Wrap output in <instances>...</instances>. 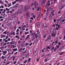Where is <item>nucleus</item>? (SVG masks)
Wrapping results in <instances>:
<instances>
[{
    "instance_id": "f257e3e1",
    "label": "nucleus",
    "mask_w": 65,
    "mask_h": 65,
    "mask_svg": "<svg viewBox=\"0 0 65 65\" xmlns=\"http://www.w3.org/2000/svg\"><path fill=\"white\" fill-rule=\"evenodd\" d=\"M30 35L31 36L35 35V36L36 37V38H37V36H38V34H35V32H32L31 34Z\"/></svg>"
},
{
    "instance_id": "f03ea898",
    "label": "nucleus",
    "mask_w": 65,
    "mask_h": 65,
    "mask_svg": "<svg viewBox=\"0 0 65 65\" xmlns=\"http://www.w3.org/2000/svg\"><path fill=\"white\" fill-rule=\"evenodd\" d=\"M7 27L8 28H9L11 26V24H7L6 25Z\"/></svg>"
},
{
    "instance_id": "7ed1b4c3",
    "label": "nucleus",
    "mask_w": 65,
    "mask_h": 65,
    "mask_svg": "<svg viewBox=\"0 0 65 65\" xmlns=\"http://www.w3.org/2000/svg\"><path fill=\"white\" fill-rule=\"evenodd\" d=\"M34 5H35V7L36 8V6H37L38 5V3H37V2H35V4Z\"/></svg>"
},
{
    "instance_id": "20e7f679",
    "label": "nucleus",
    "mask_w": 65,
    "mask_h": 65,
    "mask_svg": "<svg viewBox=\"0 0 65 65\" xmlns=\"http://www.w3.org/2000/svg\"><path fill=\"white\" fill-rule=\"evenodd\" d=\"M3 41L4 42H8V41L7 40H6V39L5 38H4L3 39Z\"/></svg>"
},
{
    "instance_id": "39448f33",
    "label": "nucleus",
    "mask_w": 65,
    "mask_h": 65,
    "mask_svg": "<svg viewBox=\"0 0 65 65\" xmlns=\"http://www.w3.org/2000/svg\"><path fill=\"white\" fill-rule=\"evenodd\" d=\"M1 15H2L3 17H7V15H6V14H1Z\"/></svg>"
},
{
    "instance_id": "423d86ee",
    "label": "nucleus",
    "mask_w": 65,
    "mask_h": 65,
    "mask_svg": "<svg viewBox=\"0 0 65 65\" xmlns=\"http://www.w3.org/2000/svg\"><path fill=\"white\" fill-rule=\"evenodd\" d=\"M37 40H39L40 39V35H38V37L37 36Z\"/></svg>"
},
{
    "instance_id": "0eeeda50",
    "label": "nucleus",
    "mask_w": 65,
    "mask_h": 65,
    "mask_svg": "<svg viewBox=\"0 0 65 65\" xmlns=\"http://www.w3.org/2000/svg\"><path fill=\"white\" fill-rule=\"evenodd\" d=\"M3 53L4 55H6V54L7 53V51H3Z\"/></svg>"
},
{
    "instance_id": "6e6552de",
    "label": "nucleus",
    "mask_w": 65,
    "mask_h": 65,
    "mask_svg": "<svg viewBox=\"0 0 65 65\" xmlns=\"http://www.w3.org/2000/svg\"><path fill=\"white\" fill-rule=\"evenodd\" d=\"M45 2H43L41 4V6H43V5H45Z\"/></svg>"
},
{
    "instance_id": "1a4fd4ad",
    "label": "nucleus",
    "mask_w": 65,
    "mask_h": 65,
    "mask_svg": "<svg viewBox=\"0 0 65 65\" xmlns=\"http://www.w3.org/2000/svg\"><path fill=\"white\" fill-rule=\"evenodd\" d=\"M36 26L37 27L39 26H40V23L39 22L37 23L36 24Z\"/></svg>"
},
{
    "instance_id": "9d476101",
    "label": "nucleus",
    "mask_w": 65,
    "mask_h": 65,
    "mask_svg": "<svg viewBox=\"0 0 65 65\" xmlns=\"http://www.w3.org/2000/svg\"><path fill=\"white\" fill-rule=\"evenodd\" d=\"M24 10H26V11H27V9L28 8L27 7V6H25L24 7Z\"/></svg>"
},
{
    "instance_id": "9b49d317",
    "label": "nucleus",
    "mask_w": 65,
    "mask_h": 65,
    "mask_svg": "<svg viewBox=\"0 0 65 65\" xmlns=\"http://www.w3.org/2000/svg\"><path fill=\"white\" fill-rule=\"evenodd\" d=\"M6 35H1V38H3L4 37H5Z\"/></svg>"
},
{
    "instance_id": "f8f14e48",
    "label": "nucleus",
    "mask_w": 65,
    "mask_h": 65,
    "mask_svg": "<svg viewBox=\"0 0 65 65\" xmlns=\"http://www.w3.org/2000/svg\"><path fill=\"white\" fill-rule=\"evenodd\" d=\"M56 34H55L53 33L51 34V36L52 37H53V36L55 37V36H56Z\"/></svg>"
},
{
    "instance_id": "ddd939ff",
    "label": "nucleus",
    "mask_w": 65,
    "mask_h": 65,
    "mask_svg": "<svg viewBox=\"0 0 65 65\" xmlns=\"http://www.w3.org/2000/svg\"><path fill=\"white\" fill-rule=\"evenodd\" d=\"M52 28L51 30V32H54L56 30V29L55 28H53V29H52Z\"/></svg>"
},
{
    "instance_id": "4468645a",
    "label": "nucleus",
    "mask_w": 65,
    "mask_h": 65,
    "mask_svg": "<svg viewBox=\"0 0 65 65\" xmlns=\"http://www.w3.org/2000/svg\"><path fill=\"white\" fill-rule=\"evenodd\" d=\"M18 5H19V4H17L15 5L14 6V8H15V7H18Z\"/></svg>"
},
{
    "instance_id": "2eb2a0df",
    "label": "nucleus",
    "mask_w": 65,
    "mask_h": 65,
    "mask_svg": "<svg viewBox=\"0 0 65 65\" xmlns=\"http://www.w3.org/2000/svg\"><path fill=\"white\" fill-rule=\"evenodd\" d=\"M57 21H58V22H60V23H61V22H62V19H59L57 20Z\"/></svg>"
},
{
    "instance_id": "dca6fc26",
    "label": "nucleus",
    "mask_w": 65,
    "mask_h": 65,
    "mask_svg": "<svg viewBox=\"0 0 65 65\" xmlns=\"http://www.w3.org/2000/svg\"><path fill=\"white\" fill-rule=\"evenodd\" d=\"M50 10H53V9H54V7L53 6H51L50 7Z\"/></svg>"
},
{
    "instance_id": "f3484780",
    "label": "nucleus",
    "mask_w": 65,
    "mask_h": 65,
    "mask_svg": "<svg viewBox=\"0 0 65 65\" xmlns=\"http://www.w3.org/2000/svg\"><path fill=\"white\" fill-rule=\"evenodd\" d=\"M54 11H54V10H53L51 14H52V15H55V14H54Z\"/></svg>"
},
{
    "instance_id": "a211bd4d",
    "label": "nucleus",
    "mask_w": 65,
    "mask_h": 65,
    "mask_svg": "<svg viewBox=\"0 0 65 65\" xmlns=\"http://www.w3.org/2000/svg\"><path fill=\"white\" fill-rule=\"evenodd\" d=\"M43 27H47V26H46V24H45V23L43 24Z\"/></svg>"
},
{
    "instance_id": "6ab92c4d",
    "label": "nucleus",
    "mask_w": 65,
    "mask_h": 65,
    "mask_svg": "<svg viewBox=\"0 0 65 65\" xmlns=\"http://www.w3.org/2000/svg\"><path fill=\"white\" fill-rule=\"evenodd\" d=\"M22 50H23V49L22 48V47H21L20 49L19 50V52H21Z\"/></svg>"
},
{
    "instance_id": "aec40b11",
    "label": "nucleus",
    "mask_w": 65,
    "mask_h": 65,
    "mask_svg": "<svg viewBox=\"0 0 65 65\" xmlns=\"http://www.w3.org/2000/svg\"><path fill=\"white\" fill-rule=\"evenodd\" d=\"M46 8H48L49 6L48 5L46 4L45 6Z\"/></svg>"
},
{
    "instance_id": "412c9836",
    "label": "nucleus",
    "mask_w": 65,
    "mask_h": 65,
    "mask_svg": "<svg viewBox=\"0 0 65 65\" xmlns=\"http://www.w3.org/2000/svg\"><path fill=\"white\" fill-rule=\"evenodd\" d=\"M6 51H8V52H10V50H11L10 49H6Z\"/></svg>"
},
{
    "instance_id": "4be33fe9",
    "label": "nucleus",
    "mask_w": 65,
    "mask_h": 65,
    "mask_svg": "<svg viewBox=\"0 0 65 65\" xmlns=\"http://www.w3.org/2000/svg\"><path fill=\"white\" fill-rule=\"evenodd\" d=\"M58 24H59V22H57L56 23H55V25L56 26H58Z\"/></svg>"
},
{
    "instance_id": "5701e85b",
    "label": "nucleus",
    "mask_w": 65,
    "mask_h": 65,
    "mask_svg": "<svg viewBox=\"0 0 65 65\" xmlns=\"http://www.w3.org/2000/svg\"><path fill=\"white\" fill-rule=\"evenodd\" d=\"M35 39V37H33L32 38H31V40H32L33 41L34 40V39Z\"/></svg>"
},
{
    "instance_id": "b1692460",
    "label": "nucleus",
    "mask_w": 65,
    "mask_h": 65,
    "mask_svg": "<svg viewBox=\"0 0 65 65\" xmlns=\"http://www.w3.org/2000/svg\"><path fill=\"white\" fill-rule=\"evenodd\" d=\"M8 22V21L7 20H6L5 21V23H7Z\"/></svg>"
},
{
    "instance_id": "393cba45",
    "label": "nucleus",
    "mask_w": 65,
    "mask_h": 65,
    "mask_svg": "<svg viewBox=\"0 0 65 65\" xmlns=\"http://www.w3.org/2000/svg\"><path fill=\"white\" fill-rule=\"evenodd\" d=\"M8 7H10V6H11V4H10V3L8 4Z\"/></svg>"
},
{
    "instance_id": "a878e982",
    "label": "nucleus",
    "mask_w": 65,
    "mask_h": 65,
    "mask_svg": "<svg viewBox=\"0 0 65 65\" xmlns=\"http://www.w3.org/2000/svg\"><path fill=\"white\" fill-rule=\"evenodd\" d=\"M18 50V49L17 48H16V49H13V51H17Z\"/></svg>"
},
{
    "instance_id": "bb28decb",
    "label": "nucleus",
    "mask_w": 65,
    "mask_h": 65,
    "mask_svg": "<svg viewBox=\"0 0 65 65\" xmlns=\"http://www.w3.org/2000/svg\"><path fill=\"white\" fill-rule=\"evenodd\" d=\"M27 60H25V61H24V63L25 64H26V63H27Z\"/></svg>"
},
{
    "instance_id": "cd10ccee",
    "label": "nucleus",
    "mask_w": 65,
    "mask_h": 65,
    "mask_svg": "<svg viewBox=\"0 0 65 65\" xmlns=\"http://www.w3.org/2000/svg\"><path fill=\"white\" fill-rule=\"evenodd\" d=\"M26 15L28 17V16H29V15H30V14H29V13H28L27 12L26 13Z\"/></svg>"
},
{
    "instance_id": "c85d7f7f",
    "label": "nucleus",
    "mask_w": 65,
    "mask_h": 65,
    "mask_svg": "<svg viewBox=\"0 0 65 65\" xmlns=\"http://www.w3.org/2000/svg\"><path fill=\"white\" fill-rule=\"evenodd\" d=\"M10 56H11L10 54L9 55H7V57H8V58H9V57H10Z\"/></svg>"
},
{
    "instance_id": "c756f323",
    "label": "nucleus",
    "mask_w": 65,
    "mask_h": 65,
    "mask_svg": "<svg viewBox=\"0 0 65 65\" xmlns=\"http://www.w3.org/2000/svg\"><path fill=\"white\" fill-rule=\"evenodd\" d=\"M19 13V12H15V13H14V15H17Z\"/></svg>"
},
{
    "instance_id": "7c9ffc66",
    "label": "nucleus",
    "mask_w": 65,
    "mask_h": 65,
    "mask_svg": "<svg viewBox=\"0 0 65 65\" xmlns=\"http://www.w3.org/2000/svg\"><path fill=\"white\" fill-rule=\"evenodd\" d=\"M0 49L1 50H4V47L3 46H2L0 47Z\"/></svg>"
},
{
    "instance_id": "2f4dec72",
    "label": "nucleus",
    "mask_w": 65,
    "mask_h": 65,
    "mask_svg": "<svg viewBox=\"0 0 65 65\" xmlns=\"http://www.w3.org/2000/svg\"><path fill=\"white\" fill-rule=\"evenodd\" d=\"M48 11L47 10V11L46 12V14L47 15H48Z\"/></svg>"
},
{
    "instance_id": "473e14b6",
    "label": "nucleus",
    "mask_w": 65,
    "mask_h": 65,
    "mask_svg": "<svg viewBox=\"0 0 65 65\" xmlns=\"http://www.w3.org/2000/svg\"><path fill=\"white\" fill-rule=\"evenodd\" d=\"M29 43H26L25 44V46H27V45H29Z\"/></svg>"
},
{
    "instance_id": "72a5a7b5",
    "label": "nucleus",
    "mask_w": 65,
    "mask_h": 65,
    "mask_svg": "<svg viewBox=\"0 0 65 65\" xmlns=\"http://www.w3.org/2000/svg\"><path fill=\"white\" fill-rule=\"evenodd\" d=\"M29 32L28 31H27V32H25V35H27V34H28L29 33Z\"/></svg>"
},
{
    "instance_id": "f704fd0d",
    "label": "nucleus",
    "mask_w": 65,
    "mask_h": 65,
    "mask_svg": "<svg viewBox=\"0 0 65 65\" xmlns=\"http://www.w3.org/2000/svg\"><path fill=\"white\" fill-rule=\"evenodd\" d=\"M20 23H21V22L20 21H17V23L18 25H19Z\"/></svg>"
},
{
    "instance_id": "c9c22d12",
    "label": "nucleus",
    "mask_w": 65,
    "mask_h": 65,
    "mask_svg": "<svg viewBox=\"0 0 65 65\" xmlns=\"http://www.w3.org/2000/svg\"><path fill=\"white\" fill-rule=\"evenodd\" d=\"M12 44H14V45H15L16 44V42H14Z\"/></svg>"
},
{
    "instance_id": "e433bc0d",
    "label": "nucleus",
    "mask_w": 65,
    "mask_h": 65,
    "mask_svg": "<svg viewBox=\"0 0 65 65\" xmlns=\"http://www.w3.org/2000/svg\"><path fill=\"white\" fill-rule=\"evenodd\" d=\"M18 1H19V0H16L15 1H14V3L15 4L16 3V2H18Z\"/></svg>"
},
{
    "instance_id": "4c0bfd02",
    "label": "nucleus",
    "mask_w": 65,
    "mask_h": 65,
    "mask_svg": "<svg viewBox=\"0 0 65 65\" xmlns=\"http://www.w3.org/2000/svg\"><path fill=\"white\" fill-rule=\"evenodd\" d=\"M22 33H23V30H22L21 31H20V34H22Z\"/></svg>"
},
{
    "instance_id": "58836bf2",
    "label": "nucleus",
    "mask_w": 65,
    "mask_h": 65,
    "mask_svg": "<svg viewBox=\"0 0 65 65\" xmlns=\"http://www.w3.org/2000/svg\"><path fill=\"white\" fill-rule=\"evenodd\" d=\"M54 4H55L56 2H57V0H54Z\"/></svg>"
},
{
    "instance_id": "ea45409f",
    "label": "nucleus",
    "mask_w": 65,
    "mask_h": 65,
    "mask_svg": "<svg viewBox=\"0 0 65 65\" xmlns=\"http://www.w3.org/2000/svg\"><path fill=\"white\" fill-rule=\"evenodd\" d=\"M7 31H5L3 33H4V34H7Z\"/></svg>"
},
{
    "instance_id": "a19ab883",
    "label": "nucleus",
    "mask_w": 65,
    "mask_h": 65,
    "mask_svg": "<svg viewBox=\"0 0 65 65\" xmlns=\"http://www.w3.org/2000/svg\"><path fill=\"white\" fill-rule=\"evenodd\" d=\"M63 8V6H62V7H60V8H59V9H62Z\"/></svg>"
},
{
    "instance_id": "79ce46f5",
    "label": "nucleus",
    "mask_w": 65,
    "mask_h": 65,
    "mask_svg": "<svg viewBox=\"0 0 65 65\" xmlns=\"http://www.w3.org/2000/svg\"><path fill=\"white\" fill-rule=\"evenodd\" d=\"M30 5H29L28 6H27V8L28 9H29L30 8Z\"/></svg>"
},
{
    "instance_id": "37998d69",
    "label": "nucleus",
    "mask_w": 65,
    "mask_h": 65,
    "mask_svg": "<svg viewBox=\"0 0 65 65\" xmlns=\"http://www.w3.org/2000/svg\"><path fill=\"white\" fill-rule=\"evenodd\" d=\"M13 23L14 24H17V22L15 21H14L13 22Z\"/></svg>"
},
{
    "instance_id": "c03bdc74",
    "label": "nucleus",
    "mask_w": 65,
    "mask_h": 65,
    "mask_svg": "<svg viewBox=\"0 0 65 65\" xmlns=\"http://www.w3.org/2000/svg\"><path fill=\"white\" fill-rule=\"evenodd\" d=\"M18 12L19 14H21V10H18Z\"/></svg>"
},
{
    "instance_id": "a18cd8bd",
    "label": "nucleus",
    "mask_w": 65,
    "mask_h": 65,
    "mask_svg": "<svg viewBox=\"0 0 65 65\" xmlns=\"http://www.w3.org/2000/svg\"><path fill=\"white\" fill-rule=\"evenodd\" d=\"M30 60H31V58H29L28 60V62H29Z\"/></svg>"
},
{
    "instance_id": "49530a36",
    "label": "nucleus",
    "mask_w": 65,
    "mask_h": 65,
    "mask_svg": "<svg viewBox=\"0 0 65 65\" xmlns=\"http://www.w3.org/2000/svg\"><path fill=\"white\" fill-rule=\"evenodd\" d=\"M46 34H45L44 36V38H45L46 37Z\"/></svg>"
},
{
    "instance_id": "de8ad7c7",
    "label": "nucleus",
    "mask_w": 65,
    "mask_h": 65,
    "mask_svg": "<svg viewBox=\"0 0 65 65\" xmlns=\"http://www.w3.org/2000/svg\"><path fill=\"white\" fill-rule=\"evenodd\" d=\"M13 35H15V32L14 31H13Z\"/></svg>"
},
{
    "instance_id": "09e8293b",
    "label": "nucleus",
    "mask_w": 65,
    "mask_h": 65,
    "mask_svg": "<svg viewBox=\"0 0 65 65\" xmlns=\"http://www.w3.org/2000/svg\"><path fill=\"white\" fill-rule=\"evenodd\" d=\"M29 8V9H32V7L31 6H30V8Z\"/></svg>"
},
{
    "instance_id": "8fccbe9b",
    "label": "nucleus",
    "mask_w": 65,
    "mask_h": 65,
    "mask_svg": "<svg viewBox=\"0 0 65 65\" xmlns=\"http://www.w3.org/2000/svg\"><path fill=\"white\" fill-rule=\"evenodd\" d=\"M53 15L52 14V13L50 15V17H52V16Z\"/></svg>"
},
{
    "instance_id": "3c124183",
    "label": "nucleus",
    "mask_w": 65,
    "mask_h": 65,
    "mask_svg": "<svg viewBox=\"0 0 65 65\" xmlns=\"http://www.w3.org/2000/svg\"><path fill=\"white\" fill-rule=\"evenodd\" d=\"M8 37H9L8 36H7L6 37V39H8Z\"/></svg>"
},
{
    "instance_id": "603ef678",
    "label": "nucleus",
    "mask_w": 65,
    "mask_h": 65,
    "mask_svg": "<svg viewBox=\"0 0 65 65\" xmlns=\"http://www.w3.org/2000/svg\"><path fill=\"white\" fill-rule=\"evenodd\" d=\"M7 40L8 41H10V38H8Z\"/></svg>"
},
{
    "instance_id": "864d4df0",
    "label": "nucleus",
    "mask_w": 65,
    "mask_h": 65,
    "mask_svg": "<svg viewBox=\"0 0 65 65\" xmlns=\"http://www.w3.org/2000/svg\"><path fill=\"white\" fill-rule=\"evenodd\" d=\"M54 23H55V22H56V19H55L54 20Z\"/></svg>"
},
{
    "instance_id": "5fc2aeb1",
    "label": "nucleus",
    "mask_w": 65,
    "mask_h": 65,
    "mask_svg": "<svg viewBox=\"0 0 65 65\" xmlns=\"http://www.w3.org/2000/svg\"><path fill=\"white\" fill-rule=\"evenodd\" d=\"M29 35H27L26 38H29Z\"/></svg>"
},
{
    "instance_id": "6e6d98bb",
    "label": "nucleus",
    "mask_w": 65,
    "mask_h": 65,
    "mask_svg": "<svg viewBox=\"0 0 65 65\" xmlns=\"http://www.w3.org/2000/svg\"><path fill=\"white\" fill-rule=\"evenodd\" d=\"M47 49H50V46H48L47 47Z\"/></svg>"
},
{
    "instance_id": "4d7b16f0",
    "label": "nucleus",
    "mask_w": 65,
    "mask_h": 65,
    "mask_svg": "<svg viewBox=\"0 0 65 65\" xmlns=\"http://www.w3.org/2000/svg\"><path fill=\"white\" fill-rule=\"evenodd\" d=\"M23 1V0H19V2H22Z\"/></svg>"
},
{
    "instance_id": "13d9d810",
    "label": "nucleus",
    "mask_w": 65,
    "mask_h": 65,
    "mask_svg": "<svg viewBox=\"0 0 65 65\" xmlns=\"http://www.w3.org/2000/svg\"><path fill=\"white\" fill-rule=\"evenodd\" d=\"M5 7H7L8 6L7 5V4H5Z\"/></svg>"
},
{
    "instance_id": "bf43d9fd",
    "label": "nucleus",
    "mask_w": 65,
    "mask_h": 65,
    "mask_svg": "<svg viewBox=\"0 0 65 65\" xmlns=\"http://www.w3.org/2000/svg\"><path fill=\"white\" fill-rule=\"evenodd\" d=\"M56 50H57V48H54V52H56Z\"/></svg>"
},
{
    "instance_id": "052dcab7",
    "label": "nucleus",
    "mask_w": 65,
    "mask_h": 65,
    "mask_svg": "<svg viewBox=\"0 0 65 65\" xmlns=\"http://www.w3.org/2000/svg\"><path fill=\"white\" fill-rule=\"evenodd\" d=\"M61 38H62V36H59V39H61Z\"/></svg>"
},
{
    "instance_id": "680f3d73",
    "label": "nucleus",
    "mask_w": 65,
    "mask_h": 65,
    "mask_svg": "<svg viewBox=\"0 0 65 65\" xmlns=\"http://www.w3.org/2000/svg\"><path fill=\"white\" fill-rule=\"evenodd\" d=\"M9 63H10V62H9L6 64V65H8V64H9Z\"/></svg>"
},
{
    "instance_id": "e2e57ef3",
    "label": "nucleus",
    "mask_w": 65,
    "mask_h": 65,
    "mask_svg": "<svg viewBox=\"0 0 65 65\" xmlns=\"http://www.w3.org/2000/svg\"><path fill=\"white\" fill-rule=\"evenodd\" d=\"M55 44H57L58 43V41H56L55 42Z\"/></svg>"
},
{
    "instance_id": "0e129e2a",
    "label": "nucleus",
    "mask_w": 65,
    "mask_h": 65,
    "mask_svg": "<svg viewBox=\"0 0 65 65\" xmlns=\"http://www.w3.org/2000/svg\"><path fill=\"white\" fill-rule=\"evenodd\" d=\"M17 28V27L16 26H14V28L15 29V30H16V28Z\"/></svg>"
},
{
    "instance_id": "69168bd1",
    "label": "nucleus",
    "mask_w": 65,
    "mask_h": 65,
    "mask_svg": "<svg viewBox=\"0 0 65 65\" xmlns=\"http://www.w3.org/2000/svg\"><path fill=\"white\" fill-rule=\"evenodd\" d=\"M17 63V61H15L14 62H13L14 64H15V63Z\"/></svg>"
},
{
    "instance_id": "338daca9",
    "label": "nucleus",
    "mask_w": 65,
    "mask_h": 65,
    "mask_svg": "<svg viewBox=\"0 0 65 65\" xmlns=\"http://www.w3.org/2000/svg\"><path fill=\"white\" fill-rule=\"evenodd\" d=\"M3 9H0V11H3Z\"/></svg>"
},
{
    "instance_id": "774afa93",
    "label": "nucleus",
    "mask_w": 65,
    "mask_h": 65,
    "mask_svg": "<svg viewBox=\"0 0 65 65\" xmlns=\"http://www.w3.org/2000/svg\"><path fill=\"white\" fill-rule=\"evenodd\" d=\"M39 9H40L39 7L37 9V11H39Z\"/></svg>"
}]
</instances>
